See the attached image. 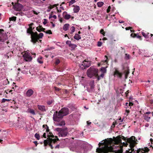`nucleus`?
I'll list each match as a JSON object with an SVG mask.
<instances>
[{
  "instance_id": "obj_1",
  "label": "nucleus",
  "mask_w": 153,
  "mask_h": 153,
  "mask_svg": "<svg viewBox=\"0 0 153 153\" xmlns=\"http://www.w3.org/2000/svg\"><path fill=\"white\" fill-rule=\"evenodd\" d=\"M127 143L122 142L120 137H117L114 141L111 138L105 139L99 143V147L96 149V152L108 153L110 152L122 153L123 146H127Z\"/></svg>"
},
{
  "instance_id": "obj_2",
  "label": "nucleus",
  "mask_w": 153,
  "mask_h": 153,
  "mask_svg": "<svg viewBox=\"0 0 153 153\" xmlns=\"http://www.w3.org/2000/svg\"><path fill=\"white\" fill-rule=\"evenodd\" d=\"M137 139L134 136H132L130 138L127 139V141L130 144L129 146L131 150L127 151L128 153H146L147 152L149 151V149L147 148H144V149H137V150L135 149L134 148V145L136 143Z\"/></svg>"
},
{
  "instance_id": "obj_3",
  "label": "nucleus",
  "mask_w": 153,
  "mask_h": 153,
  "mask_svg": "<svg viewBox=\"0 0 153 153\" xmlns=\"http://www.w3.org/2000/svg\"><path fill=\"white\" fill-rule=\"evenodd\" d=\"M33 24V23L30 24L29 25V28L27 29V33L31 34L30 41L34 44L36 42H37L39 39L42 38L44 36V34L43 33H41L38 34L36 32H34L33 31V28L31 26Z\"/></svg>"
},
{
  "instance_id": "obj_4",
  "label": "nucleus",
  "mask_w": 153,
  "mask_h": 153,
  "mask_svg": "<svg viewBox=\"0 0 153 153\" xmlns=\"http://www.w3.org/2000/svg\"><path fill=\"white\" fill-rule=\"evenodd\" d=\"M48 138L44 141V146H46L48 145L51 149H53V145L56 144L59 139L57 136H54L51 132H49V134L47 135Z\"/></svg>"
},
{
  "instance_id": "obj_5",
  "label": "nucleus",
  "mask_w": 153,
  "mask_h": 153,
  "mask_svg": "<svg viewBox=\"0 0 153 153\" xmlns=\"http://www.w3.org/2000/svg\"><path fill=\"white\" fill-rule=\"evenodd\" d=\"M55 130L59 132L58 135L59 137H65L68 134V131L67 128H56Z\"/></svg>"
},
{
  "instance_id": "obj_6",
  "label": "nucleus",
  "mask_w": 153,
  "mask_h": 153,
  "mask_svg": "<svg viewBox=\"0 0 153 153\" xmlns=\"http://www.w3.org/2000/svg\"><path fill=\"white\" fill-rule=\"evenodd\" d=\"M87 76L90 78L96 77V67L94 66H91L88 69L87 71Z\"/></svg>"
},
{
  "instance_id": "obj_7",
  "label": "nucleus",
  "mask_w": 153,
  "mask_h": 153,
  "mask_svg": "<svg viewBox=\"0 0 153 153\" xmlns=\"http://www.w3.org/2000/svg\"><path fill=\"white\" fill-rule=\"evenodd\" d=\"M63 116L61 114V112L56 111L53 115V120L55 121L59 122L62 119Z\"/></svg>"
},
{
  "instance_id": "obj_8",
  "label": "nucleus",
  "mask_w": 153,
  "mask_h": 153,
  "mask_svg": "<svg viewBox=\"0 0 153 153\" xmlns=\"http://www.w3.org/2000/svg\"><path fill=\"white\" fill-rule=\"evenodd\" d=\"M107 68V66L106 67H102L101 68L100 71L102 72V74L100 75H98L99 74H97V71H96V78H97L98 80H99L103 77L105 74L106 72V68Z\"/></svg>"
},
{
  "instance_id": "obj_9",
  "label": "nucleus",
  "mask_w": 153,
  "mask_h": 153,
  "mask_svg": "<svg viewBox=\"0 0 153 153\" xmlns=\"http://www.w3.org/2000/svg\"><path fill=\"white\" fill-rule=\"evenodd\" d=\"M91 65V62L84 60L81 64H79V66L83 70L89 67Z\"/></svg>"
},
{
  "instance_id": "obj_10",
  "label": "nucleus",
  "mask_w": 153,
  "mask_h": 153,
  "mask_svg": "<svg viewBox=\"0 0 153 153\" xmlns=\"http://www.w3.org/2000/svg\"><path fill=\"white\" fill-rule=\"evenodd\" d=\"M4 31L3 29H0V42H4L6 40L7 36L3 33Z\"/></svg>"
},
{
  "instance_id": "obj_11",
  "label": "nucleus",
  "mask_w": 153,
  "mask_h": 153,
  "mask_svg": "<svg viewBox=\"0 0 153 153\" xmlns=\"http://www.w3.org/2000/svg\"><path fill=\"white\" fill-rule=\"evenodd\" d=\"M63 117L69 114V109L68 108L64 107L62 108L59 111Z\"/></svg>"
},
{
  "instance_id": "obj_12",
  "label": "nucleus",
  "mask_w": 153,
  "mask_h": 153,
  "mask_svg": "<svg viewBox=\"0 0 153 153\" xmlns=\"http://www.w3.org/2000/svg\"><path fill=\"white\" fill-rule=\"evenodd\" d=\"M23 57L25 60L26 61H30L32 59V57L27 53H25L23 55Z\"/></svg>"
},
{
  "instance_id": "obj_13",
  "label": "nucleus",
  "mask_w": 153,
  "mask_h": 153,
  "mask_svg": "<svg viewBox=\"0 0 153 153\" xmlns=\"http://www.w3.org/2000/svg\"><path fill=\"white\" fill-rule=\"evenodd\" d=\"M114 75L115 77L121 78L122 75V73L120 72L117 69L115 68L114 71Z\"/></svg>"
},
{
  "instance_id": "obj_14",
  "label": "nucleus",
  "mask_w": 153,
  "mask_h": 153,
  "mask_svg": "<svg viewBox=\"0 0 153 153\" xmlns=\"http://www.w3.org/2000/svg\"><path fill=\"white\" fill-rule=\"evenodd\" d=\"M63 17L66 19H68L71 18V16L68 14L66 11H64L62 13Z\"/></svg>"
},
{
  "instance_id": "obj_15",
  "label": "nucleus",
  "mask_w": 153,
  "mask_h": 153,
  "mask_svg": "<svg viewBox=\"0 0 153 153\" xmlns=\"http://www.w3.org/2000/svg\"><path fill=\"white\" fill-rule=\"evenodd\" d=\"M34 92L32 89H29L27 91L26 95L27 97H31L33 94Z\"/></svg>"
},
{
  "instance_id": "obj_16",
  "label": "nucleus",
  "mask_w": 153,
  "mask_h": 153,
  "mask_svg": "<svg viewBox=\"0 0 153 153\" xmlns=\"http://www.w3.org/2000/svg\"><path fill=\"white\" fill-rule=\"evenodd\" d=\"M22 5L20 4L17 3L13 5V8L14 10L16 11L19 10L21 9V7Z\"/></svg>"
},
{
  "instance_id": "obj_17",
  "label": "nucleus",
  "mask_w": 153,
  "mask_h": 153,
  "mask_svg": "<svg viewBox=\"0 0 153 153\" xmlns=\"http://www.w3.org/2000/svg\"><path fill=\"white\" fill-rule=\"evenodd\" d=\"M37 107L39 110L42 112H45L46 111V109L45 106L38 105Z\"/></svg>"
},
{
  "instance_id": "obj_18",
  "label": "nucleus",
  "mask_w": 153,
  "mask_h": 153,
  "mask_svg": "<svg viewBox=\"0 0 153 153\" xmlns=\"http://www.w3.org/2000/svg\"><path fill=\"white\" fill-rule=\"evenodd\" d=\"M74 7L73 9V11L74 13H77L80 10L79 7L78 6L73 5L72 6Z\"/></svg>"
},
{
  "instance_id": "obj_19",
  "label": "nucleus",
  "mask_w": 153,
  "mask_h": 153,
  "mask_svg": "<svg viewBox=\"0 0 153 153\" xmlns=\"http://www.w3.org/2000/svg\"><path fill=\"white\" fill-rule=\"evenodd\" d=\"M36 30L39 32H41V31L44 32L45 30V28L42 27V26L39 25L36 28Z\"/></svg>"
},
{
  "instance_id": "obj_20",
  "label": "nucleus",
  "mask_w": 153,
  "mask_h": 153,
  "mask_svg": "<svg viewBox=\"0 0 153 153\" xmlns=\"http://www.w3.org/2000/svg\"><path fill=\"white\" fill-rule=\"evenodd\" d=\"M90 85L91 89L92 90L94 88V81H91L90 83Z\"/></svg>"
},
{
  "instance_id": "obj_21",
  "label": "nucleus",
  "mask_w": 153,
  "mask_h": 153,
  "mask_svg": "<svg viewBox=\"0 0 153 153\" xmlns=\"http://www.w3.org/2000/svg\"><path fill=\"white\" fill-rule=\"evenodd\" d=\"M69 25L66 24L64 25L63 27V29L65 31H67L69 29Z\"/></svg>"
},
{
  "instance_id": "obj_22",
  "label": "nucleus",
  "mask_w": 153,
  "mask_h": 153,
  "mask_svg": "<svg viewBox=\"0 0 153 153\" xmlns=\"http://www.w3.org/2000/svg\"><path fill=\"white\" fill-rule=\"evenodd\" d=\"M74 38L75 39L77 40H79L81 39V37L78 34L76 33L74 37Z\"/></svg>"
},
{
  "instance_id": "obj_23",
  "label": "nucleus",
  "mask_w": 153,
  "mask_h": 153,
  "mask_svg": "<svg viewBox=\"0 0 153 153\" xmlns=\"http://www.w3.org/2000/svg\"><path fill=\"white\" fill-rule=\"evenodd\" d=\"M28 112L29 113H30L34 115L35 114V112L34 110L32 109H28Z\"/></svg>"
},
{
  "instance_id": "obj_24",
  "label": "nucleus",
  "mask_w": 153,
  "mask_h": 153,
  "mask_svg": "<svg viewBox=\"0 0 153 153\" xmlns=\"http://www.w3.org/2000/svg\"><path fill=\"white\" fill-rule=\"evenodd\" d=\"M65 125V122L63 121H61L60 123H57V125L58 126H62Z\"/></svg>"
},
{
  "instance_id": "obj_25",
  "label": "nucleus",
  "mask_w": 153,
  "mask_h": 153,
  "mask_svg": "<svg viewBox=\"0 0 153 153\" xmlns=\"http://www.w3.org/2000/svg\"><path fill=\"white\" fill-rule=\"evenodd\" d=\"M105 62L106 64L108 62H107V61L106 59L105 60L104 62L102 61L101 62H100V63H98V66H100L101 65H103Z\"/></svg>"
},
{
  "instance_id": "obj_26",
  "label": "nucleus",
  "mask_w": 153,
  "mask_h": 153,
  "mask_svg": "<svg viewBox=\"0 0 153 153\" xmlns=\"http://www.w3.org/2000/svg\"><path fill=\"white\" fill-rule=\"evenodd\" d=\"M142 34L143 36H144L145 38H147L149 37L148 35H149V33H146L144 32H142Z\"/></svg>"
},
{
  "instance_id": "obj_27",
  "label": "nucleus",
  "mask_w": 153,
  "mask_h": 153,
  "mask_svg": "<svg viewBox=\"0 0 153 153\" xmlns=\"http://www.w3.org/2000/svg\"><path fill=\"white\" fill-rule=\"evenodd\" d=\"M16 17L15 16H13L11 17H10L9 18V20L10 21H15L16 20Z\"/></svg>"
},
{
  "instance_id": "obj_28",
  "label": "nucleus",
  "mask_w": 153,
  "mask_h": 153,
  "mask_svg": "<svg viewBox=\"0 0 153 153\" xmlns=\"http://www.w3.org/2000/svg\"><path fill=\"white\" fill-rule=\"evenodd\" d=\"M59 4H54L53 5H50L48 7V8L50 9H52L55 7H56Z\"/></svg>"
},
{
  "instance_id": "obj_29",
  "label": "nucleus",
  "mask_w": 153,
  "mask_h": 153,
  "mask_svg": "<svg viewBox=\"0 0 153 153\" xmlns=\"http://www.w3.org/2000/svg\"><path fill=\"white\" fill-rule=\"evenodd\" d=\"M103 4H104V3L102 1L99 2L97 3V6L98 7H100L102 6L103 5Z\"/></svg>"
},
{
  "instance_id": "obj_30",
  "label": "nucleus",
  "mask_w": 153,
  "mask_h": 153,
  "mask_svg": "<svg viewBox=\"0 0 153 153\" xmlns=\"http://www.w3.org/2000/svg\"><path fill=\"white\" fill-rule=\"evenodd\" d=\"M42 58V57H40L37 59V61L40 64H42L43 63V61L41 60Z\"/></svg>"
},
{
  "instance_id": "obj_31",
  "label": "nucleus",
  "mask_w": 153,
  "mask_h": 153,
  "mask_svg": "<svg viewBox=\"0 0 153 153\" xmlns=\"http://www.w3.org/2000/svg\"><path fill=\"white\" fill-rule=\"evenodd\" d=\"M77 46V45L75 44H71V45H70V47H71L73 49H75L76 47Z\"/></svg>"
},
{
  "instance_id": "obj_32",
  "label": "nucleus",
  "mask_w": 153,
  "mask_h": 153,
  "mask_svg": "<svg viewBox=\"0 0 153 153\" xmlns=\"http://www.w3.org/2000/svg\"><path fill=\"white\" fill-rule=\"evenodd\" d=\"M70 30H71V31L70 33L71 34H72L74 32L75 30V27L73 26H72L71 29Z\"/></svg>"
},
{
  "instance_id": "obj_33",
  "label": "nucleus",
  "mask_w": 153,
  "mask_h": 153,
  "mask_svg": "<svg viewBox=\"0 0 153 153\" xmlns=\"http://www.w3.org/2000/svg\"><path fill=\"white\" fill-rule=\"evenodd\" d=\"M53 102V100H49L47 101V104L48 105H51Z\"/></svg>"
},
{
  "instance_id": "obj_34",
  "label": "nucleus",
  "mask_w": 153,
  "mask_h": 153,
  "mask_svg": "<svg viewBox=\"0 0 153 153\" xmlns=\"http://www.w3.org/2000/svg\"><path fill=\"white\" fill-rule=\"evenodd\" d=\"M35 137L37 140H39L40 139V136L39 134H38L37 133H36L35 134Z\"/></svg>"
},
{
  "instance_id": "obj_35",
  "label": "nucleus",
  "mask_w": 153,
  "mask_h": 153,
  "mask_svg": "<svg viewBox=\"0 0 153 153\" xmlns=\"http://www.w3.org/2000/svg\"><path fill=\"white\" fill-rule=\"evenodd\" d=\"M145 119L147 122L149 121L150 119V117H149L146 116H145L144 117Z\"/></svg>"
},
{
  "instance_id": "obj_36",
  "label": "nucleus",
  "mask_w": 153,
  "mask_h": 153,
  "mask_svg": "<svg viewBox=\"0 0 153 153\" xmlns=\"http://www.w3.org/2000/svg\"><path fill=\"white\" fill-rule=\"evenodd\" d=\"M75 2V0H71L70 1L69 3V5H72Z\"/></svg>"
},
{
  "instance_id": "obj_37",
  "label": "nucleus",
  "mask_w": 153,
  "mask_h": 153,
  "mask_svg": "<svg viewBox=\"0 0 153 153\" xmlns=\"http://www.w3.org/2000/svg\"><path fill=\"white\" fill-rule=\"evenodd\" d=\"M45 33H46L49 34H52V32L51 30H48L45 31L44 32Z\"/></svg>"
},
{
  "instance_id": "obj_38",
  "label": "nucleus",
  "mask_w": 153,
  "mask_h": 153,
  "mask_svg": "<svg viewBox=\"0 0 153 153\" xmlns=\"http://www.w3.org/2000/svg\"><path fill=\"white\" fill-rule=\"evenodd\" d=\"M130 56L129 54H125V58L126 59H129L130 58Z\"/></svg>"
},
{
  "instance_id": "obj_39",
  "label": "nucleus",
  "mask_w": 153,
  "mask_h": 153,
  "mask_svg": "<svg viewBox=\"0 0 153 153\" xmlns=\"http://www.w3.org/2000/svg\"><path fill=\"white\" fill-rule=\"evenodd\" d=\"M60 61L59 59H57L55 62V64L56 65H58L60 63Z\"/></svg>"
},
{
  "instance_id": "obj_40",
  "label": "nucleus",
  "mask_w": 153,
  "mask_h": 153,
  "mask_svg": "<svg viewBox=\"0 0 153 153\" xmlns=\"http://www.w3.org/2000/svg\"><path fill=\"white\" fill-rule=\"evenodd\" d=\"M100 32L101 34H102L103 36H105V32L104 31V30L103 29H101L100 30Z\"/></svg>"
},
{
  "instance_id": "obj_41",
  "label": "nucleus",
  "mask_w": 153,
  "mask_h": 153,
  "mask_svg": "<svg viewBox=\"0 0 153 153\" xmlns=\"http://www.w3.org/2000/svg\"><path fill=\"white\" fill-rule=\"evenodd\" d=\"M54 48H55L54 47H50L49 48H48L46 50L48 51L54 49Z\"/></svg>"
},
{
  "instance_id": "obj_42",
  "label": "nucleus",
  "mask_w": 153,
  "mask_h": 153,
  "mask_svg": "<svg viewBox=\"0 0 153 153\" xmlns=\"http://www.w3.org/2000/svg\"><path fill=\"white\" fill-rule=\"evenodd\" d=\"M45 126H46V131L47 132H49V131H50V130L49 128V127L48 126V125H45Z\"/></svg>"
},
{
  "instance_id": "obj_43",
  "label": "nucleus",
  "mask_w": 153,
  "mask_h": 153,
  "mask_svg": "<svg viewBox=\"0 0 153 153\" xmlns=\"http://www.w3.org/2000/svg\"><path fill=\"white\" fill-rule=\"evenodd\" d=\"M23 14V13L22 12L17 13L16 14H15L16 16L21 15L22 16Z\"/></svg>"
},
{
  "instance_id": "obj_44",
  "label": "nucleus",
  "mask_w": 153,
  "mask_h": 153,
  "mask_svg": "<svg viewBox=\"0 0 153 153\" xmlns=\"http://www.w3.org/2000/svg\"><path fill=\"white\" fill-rule=\"evenodd\" d=\"M129 72L128 71H126L125 73V78H127V75H128V74H129Z\"/></svg>"
},
{
  "instance_id": "obj_45",
  "label": "nucleus",
  "mask_w": 153,
  "mask_h": 153,
  "mask_svg": "<svg viewBox=\"0 0 153 153\" xmlns=\"http://www.w3.org/2000/svg\"><path fill=\"white\" fill-rule=\"evenodd\" d=\"M66 44L68 45L69 47L70 45H71V42L70 41H69L68 40L66 41Z\"/></svg>"
},
{
  "instance_id": "obj_46",
  "label": "nucleus",
  "mask_w": 153,
  "mask_h": 153,
  "mask_svg": "<svg viewBox=\"0 0 153 153\" xmlns=\"http://www.w3.org/2000/svg\"><path fill=\"white\" fill-rule=\"evenodd\" d=\"M102 44V43L101 42H98V43H97V46L98 47H100L101 46Z\"/></svg>"
},
{
  "instance_id": "obj_47",
  "label": "nucleus",
  "mask_w": 153,
  "mask_h": 153,
  "mask_svg": "<svg viewBox=\"0 0 153 153\" xmlns=\"http://www.w3.org/2000/svg\"><path fill=\"white\" fill-rule=\"evenodd\" d=\"M111 8V6H109L107 10V13H108L110 12V10Z\"/></svg>"
},
{
  "instance_id": "obj_48",
  "label": "nucleus",
  "mask_w": 153,
  "mask_h": 153,
  "mask_svg": "<svg viewBox=\"0 0 153 153\" xmlns=\"http://www.w3.org/2000/svg\"><path fill=\"white\" fill-rule=\"evenodd\" d=\"M51 17H52V18H54V19H56L57 18V17L56 15H54L53 16H50L49 17V18L50 19V18H51Z\"/></svg>"
},
{
  "instance_id": "obj_49",
  "label": "nucleus",
  "mask_w": 153,
  "mask_h": 153,
  "mask_svg": "<svg viewBox=\"0 0 153 153\" xmlns=\"http://www.w3.org/2000/svg\"><path fill=\"white\" fill-rule=\"evenodd\" d=\"M129 111L126 110V112L125 113V114H126L127 116L128 115V113H129Z\"/></svg>"
},
{
  "instance_id": "obj_50",
  "label": "nucleus",
  "mask_w": 153,
  "mask_h": 153,
  "mask_svg": "<svg viewBox=\"0 0 153 153\" xmlns=\"http://www.w3.org/2000/svg\"><path fill=\"white\" fill-rule=\"evenodd\" d=\"M123 89H119V92L120 94H122L123 92Z\"/></svg>"
},
{
  "instance_id": "obj_51",
  "label": "nucleus",
  "mask_w": 153,
  "mask_h": 153,
  "mask_svg": "<svg viewBox=\"0 0 153 153\" xmlns=\"http://www.w3.org/2000/svg\"><path fill=\"white\" fill-rule=\"evenodd\" d=\"M47 23V20L46 19H44V21L43 22V23L44 25H45Z\"/></svg>"
},
{
  "instance_id": "obj_52",
  "label": "nucleus",
  "mask_w": 153,
  "mask_h": 153,
  "mask_svg": "<svg viewBox=\"0 0 153 153\" xmlns=\"http://www.w3.org/2000/svg\"><path fill=\"white\" fill-rule=\"evenodd\" d=\"M6 101V99L3 98L2 99L1 101V103H4Z\"/></svg>"
},
{
  "instance_id": "obj_53",
  "label": "nucleus",
  "mask_w": 153,
  "mask_h": 153,
  "mask_svg": "<svg viewBox=\"0 0 153 153\" xmlns=\"http://www.w3.org/2000/svg\"><path fill=\"white\" fill-rule=\"evenodd\" d=\"M32 12L34 14H35L36 15H37L38 14V13L34 10H33Z\"/></svg>"
},
{
  "instance_id": "obj_54",
  "label": "nucleus",
  "mask_w": 153,
  "mask_h": 153,
  "mask_svg": "<svg viewBox=\"0 0 153 153\" xmlns=\"http://www.w3.org/2000/svg\"><path fill=\"white\" fill-rule=\"evenodd\" d=\"M56 9L58 13H61L62 12V11L61 10H58V8L57 7H56Z\"/></svg>"
},
{
  "instance_id": "obj_55",
  "label": "nucleus",
  "mask_w": 153,
  "mask_h": 153,
  "mask_svg": "<svg viewBox=\"0 0 153 153\" xmlns=\"http://www.w3.org/2000/svg\"><path fill=\"white\" fill-rule=\"evenodd\" d=\"M59 147H60V145H57L55 146V149H56V148L59 149Z\"/></svg>"
},
{
  "instance_id": "obj_56",
  "label": "nucleus",
  "mask_w": 153,
  "mask_h": 153,
  "mask_svg": "<svg viewBox=\"0 0 153 153\" xmlns=\"http://www.w3.org/2000/svg\"><path fill=\"white\" fill-rule=\"evenodd\" d=\"M149 124L148 123H146L145 124V126L146 127H148L149 126Z\"/></svg>"
},
{
  "instance_id": "obj_57",
  "label": "nucleus",
  "mask_w": 153,
  "mask_h": 153,
  "mask_svg": "<svg viewBox=\"0 0 153 153\" xmlns=\"http://www.w3.org/2000/svg\"><path fill=\"white\" fill-rule=\"evenodd\" d=\"M46 134L45 133H44L43 135V137L45 138H46Z\"/></svg>"
},
{
  "instance_id": "obj_58",
  "label": "nucleus",
  "mask_w": 153,
  "mask_h": 153,
  "mask_svg": "<svg viewBox=\"0 0 153 153\" xmlns=\"http://www.w3.org/2000/svg\"><path fill=\"white\" fill-rule=\"evenodd\" d=\"M54 88L55 90L59 91V89L56 87H54Z\"/></svg>"
},
{
  "instance_id": "obj_59",
  "label": "nucleus",
  "mask_w": 153,
  "mask_h": 153,
  "mask_svg": "<svg viewBox=\"0 0 153 153\" xmlns=\"http://www.w3.org/2000/svg\"><path fill=\"white\" fill-rule=\"evenodd\" d=\"M133 105V104L132 103L130 102L128 104V105L130 106H132Z\"/></svg>"
},
{
  "instance_id": "obj_60",
  "label": "nucleus",
  "mask_w": 153,
  "mask_h": 153,
  "mask_svg": "<svg viewBox=\"0 0 153 153\" xmlns=\"http://www.w3.org/2000/svg\"><path fill=\"white\" fill-rule=\"evenodd\" d=\"M131 27H126V30H129L131 29Z\"/></svg>"
},
{
  "instance_id": "obj_61",
  "label": "nucleus",
  "mask_w": 153,
  "mask_h": 153,
  "mask_svg": "<svg viewBox=\"0 0 153 153\" xmlns=\"http://www.w3.org/2000/svg\"><path fill=\"white\" fill-rule=\"evenodd\" d=\"M60 8L62 10H64V7L62 6V4L60 5Z\"/></svg>"
},
{
  "instance_id": "obj_62",
  "label": "nucleus",
  "mask_w": 153,
  "mask_h": 153,
  "mask_svg": "<svg viewBox=\"0 0 153 153\" xmlns=\"http://www.w3.org/2000/svg\"><path fill=\"white\" fill-rule=\"evenodd\" d=\"M119 22L120 23H123L124 22L123 21H121V20H119Z\"/></svg>"
},
{
  "instance_id": "obj_63",
  "label": "nucleus",
  "mask_w": 153,
  "mask_h": 153,
  "mask_svg": "<svg viewBox=\"0 0 153 153\" xmlns=\"http://www.w3.org/2000/svg\"><path fill=\"white\" fill-rule=\"evenodd\" d=\"M131 36L133 37H134L135 36V34L133 33H131Z\"/></svg>"
},
{
  "instance_id": "obj_64",
  "label": "nucleus",
  "mask_w": 153,
  "mask_h": 153,
  "mask_svg": "<svg viewBox=\"0 0 153 153\" xmlns=\"http://www.w3.org/2000/svg\"><path fill=\"white\" fill-rule=\"evenodd\" d=\"M87 125H90L91 123V122H89L88 121H87Z\"/></svg>"
}]
</instances>
